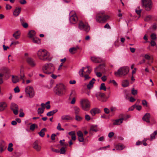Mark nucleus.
<instances>
[{"label":"nucleus","mask_w":157,"mask_h":157,"mask_svg":"<svg viewBox=\"0 0 157 157\" xmlns=\"http://www.w3.org/2000/svg\"><path fill=\"white\" fill-rule=\"evenodd\" d=\"M109 18V16L107 15H105L104 12L102 11L97 14L96 16V20L97 22L102 23L106 22Z\"/></svg>","instance_id":"f257e3e1"},{"label":"nucleus","mask_w":157,"mask_h":157,"mask_svg":"<svg viewBox=\"0 0 157 157\" xmlns=\"http://www.w3.org/2000/svg\"><path fill=\"white\" fill-rule=\"evenodd\" d=\"M42 71L44 73L47 74H50L53 73L55 71V67L53 64L51 63H46L42 67Z\"/></svg>","instance_id":"f03ea898"},{"label":"nucleus","mask_w":157,"mask_h":157,"mask_svg":"<svg viewBox=\"0 0 157 157\" xmlns=\"http://www.w3.org/2000/svg\"><path fill=\"white\" fill-rule=\"evenodd\" d=\"M54 92L56 94L59 96L64 95L66 93L65 86L62 83L57 85L55 87Z\"/></svg>","instance_id":"7ed1b4c3"},{"label":"nucleus","mask_w":157,"mask_h":157,"mask_svg":"<svg viewBox=\"0 0 157 157\" xmlns=\"http://www.w3.org/2000/svg\"><path fill=\"white\" fill-rule=\"evenodd\" d=\"M52 58L50 57L49 53L46 50L42 49L40 51V59L44 61H50Z\"/></svg>","instance_id":"20e7f679"},{"label":"nucleus","mask_w":157,"mask_h":157,"mask_svg":"<svg viewBox=\"0 0 157 157\" xmlns=\"http://www.w3.org/2000/svg\"><path fill=\"white\" fill-rule=\"evenodd\" d=\"M129 71V68L127 67H123L120 68L117 72H115L116 76H122L126 75Z\"/></svg>","instance_id":"39448f33"},{"label":"nucleus","mask_w":157,"mask_h":157,"mask_svg":"<svg viewBox=\"0 0 157 157\" xmlns=\"http://www.w3.org/2000/svg\"><path fill=\"white\" fill-rule=\"evenodd\" d=\"M78 28L81 30L84 31L86 33H88L90 29V27L86 22H84L82 21H80L78 25Z\"/></svg>","instance_id":"423d86ee"},{"label":"nucleus","mask_w":157,"mask_h":157,"mask_svg":"<svg viewBox=\"0 0 157 157\" xmlns=\"http://www.w3.org/2000/svg\"><path fill=\"white\" fill-rule=\"evenodd\" d=\"M82 109L85 111L88 110L90 108V103L87 99H82L80 102Z\"/></svg>","instance_id":"0eeeda50"},{"label":"nucleus","mask_w":157,"mask_h":157,"mask_svg":"<svg viewBox=\"0 0 157 157\" xmlns=\"http://www.w3.org/2000/svg\"><path fill=\"white\" fill-rule=\"evenodd\" d=\"M142 3L146 10L148 11L151 9L152 7L151 0H142Z\"/></svg>","instance_id":"6e6552de"},{"label":"nucleus","mask_w":157,"mask_h":157,"mask_svg":"<svg viewBox=\"0 0 157 157\" xmlns=\"http://www.w3.org/2000/svg\"><path fill=\"white\" fill-rule=\"evenodd\" d=\"M25 91L27 96L32 98L34 95V92L33 88L31 86H28L25 89Z\"/></svg>","instance_id":"1a4fd4ad"},{"label":"nucleus","mask_w":157,"mask_h":157,"mask_svg":"<svg viewBox=\"0 0 157 157\" xmlns=\"http://www.w3.org/2000/svg\"><path fill=\"white\" fill-rule=\"evenodd\" d=\"M70 15L69 20L70 22L73 24H76L78 20L76 13L74 12L71 11L70 13Z\"/></svg>","instance_id":"9d476101"},{"label":"nucleus","mask_w":157,"mask_h":157,"mask_svg":"<svg viewBox=\"0 0 157 157\" xmlns=\"http://www.w3.org/2000/svg\"><path fill=\"white\" fill-rule=\"evenodd\" d=\"M96 97L101 102H105L106 101L105 94L101 92H98L96 94Z\"/></svg>","instance_id":"9b49d317"},{"label":"nucleus","mask_w":157,"mask_h":157,"mask_svg":"<svg viewBox=\"0 0 157 157\" xmlns=\"http://www.w3.org/2000/svg\"><path fill=\"white\" fill-rule=\"evenodd\" d=\"M10 109L15 115H17L18 114V107L16 104L12 103L11 105Z\"/></svg>","instance_id":"f8f14e48"},{"label":"nucleus","mask_w":157,"mask_h":157,"mask_svg":"<svg viewBox=\"0 0 157 157\" xmlns=\"http://www.w3.org/2000/svg\"><path fill=\"white\" fill-rule=\"evenodd\" d=\"M130 116L128 115H127L124 117H122L120 119L115 120L113 122V125H120L123 122V121L124 120H126L128 118L130 117Z\"/></svg>","instance_id":"ddd939ff"},{"label":"nucleus","mask_w":157,"mask_h":157,"mask_svg":"<svg viewBox=\"0 0 157 157\" xmlns=\"http://www.w3.org/2000/svg\"><path fill=\"white\" fill-rule=\"evenodd\" d=\"M77 135L78 137V140L80 142H83L84 139L83 137V134L81 131H78L77 132Z\"/></svg>","instance_id":"4468645a"},{"label":"nucleus","mask_w":157,"mask_h":157,"mask_svg":"<svg viewBox=\"0 0 157 157\" xmlns=\"http://www.w3.org/2000/svg\"><path fill=\"white\" fill-rule=\"evenodd\" d=\"M150 114L149 113H146L143 116L142 119L144 121L147 123H150Z\"/></svg>","instance_id":"2eb2a0df"},{"label":"nucleus","mask_w":157,"mask_h":157,"mask_svg":"<svg viewBox=\"0 0 157 157\" xmlns=\"http://www.w3.org/2000/svg\"><path fill=\"white\" fill-rule=\"evenodd\" d=\"M91 60L95 63H99L102 61V59L99 57L95 56L91 58Z\"/></svg>","instance_id":"dca6fc26"},{"label":"nucleus","mask_w":157,"mask_h":157,"mask_svg":"<svg viewBox=\"0 0 157 157\" xmlns=\"http://www.w3.org/2000/svg\"><path fill=\"white\" fill-rule=\"evenodd\" d=\"M105 66L103 64H100L98 67L95 68L94 69L95 72L96 71H103L104 70Z\"/></svg>","instance_id":"f3484780"},{"label":"nucleus","mask_w":157,"mask_h":157,"mask_svg":"<svg viewBox=\"0 0 157 157\" xmlns=\"http://www.w3.org/2000/svg\"><path fill=\"white\" fill-rule=\"evenodd\" d=\"M21 7H16L13 11V15L15 17L18 16L21 13Z\"/></svg>","instance_id":"a211bd4d"},{"label":"nucleus","mask_w":157,"mask_h":157,"mask_svg":"<svg viewBox=\"0 0 157 157\" xmlns=\"http://www.w3.org/2000/svg\"><path fill=\"white\" fill-rule=\"evenodd\" d=\"M95 81L94 78H92L89 82V83L87 86V87L88 89H90L93 87L94 84V82Z\"/></svg>","instance_id":"6ab92c4d"},{"label":"nucleus","mask_w":157,"mask_h":157,"mask_svg":"<svg viewBox=\"0 0 157 157\" xmlns=\"http://www.w3.org/2000/svg\"><path fill=\"white\" fill-rule=\"evenodd\" d=\"M100 112V110L98 108L93 109L90 111V113L93 116H94L96 113H99Z\"/></svg>","instance_id":"aec40b11"},{"label":"nucleus","mask_w":157,"mask_h":157,"mask_svg":"<svg viewBox=\"0 0 157 157\" xmlns=\"http://www.w3.org/2000/svg\"><path fill=\"white\" fill-rule=\"evenodd\" d=\"M36 32L34 30H31L28 33V37L29 38L32 39L35 37Z\"/></svg>","instance_id":"412c9836"},{"label":"nucleus","mask_w":157,"mask_h":157,"mask_svg":"<svg viewBox=\"0 0 157 157\" xmlns=\"http://www.w3.org/2000/svg\"><path fill=\"white\" fill-rule=\"evenodd\" d=\"M61 119L62 120L69 121L72 119V118L69 115H63L61 116Z\"/></svg>","instance_id":"4be33fe9"},{"label":"nucleus","mask_w":157,"mask_h":157,"mask_svg":"<svg viewBox=\"0 0 157 157\" xmlns=\"http://www.w3.org/2000/svg\"><path fill=\"white\" fill-rule=\"evenodd\" d=\"M26 61L27 63L30 65L34 66L35 65V63L33 59L30 57H28L26 59Z\"/></svg>","instance_id":"5701e85b"},{"label":"nucleus","mask_w":157,"mask_h":157,"mask_svg":"<svg viewBox=\"0 0 157 157\" xmlns=\"http://www.w3.org/2000/svg\"><path fill=\"white\" fill-rule=\"evenodd\" d=\"M7 106L6 103L5 102L0 103V111L4 110Z\"/></svg>","instance_id":"b1692460"},{"label":"nucleus","mask_w":157,"mask_h":157,"mask_svg":"<svg viewBox=\"0 0 157 157\" xmlns=\"http://www.w3.org/2000/svg\"><path fill=\"white\" fill-rule=\"evenodd\" d=\"M79 48L78 47L71 48L69 49V51L71 54H74L76 52L77 50Z\"/></svg>","instance_id":"393cba45"},{"label":"nucleus","mask_w":157,"mask_h":157,"mask_svg":"<svg viewBox=\"0 0 157 157\" xmlns=\"http://www.w3.org/2000/svg\"><path fill=\"white\" fill-rule=\"evenodd\" d=\"M20 34V32L19 31H17L13 34V36L15 39H18L19 38Z\"/></svg>","instance_id":"a878e982"},{"label":"nucleus","mask_w":157,"mask_h":157,"mask_svg":"<svg viewBox=\"0 0 157 157\" xmlns=\"http://www.w3.org/2000/svg\"><path fill=\"white\" fill-rule=\"evenodd\" d=\"M39 142L38 140L35 141L33 144V148L36 150L37 151H39Z\"/></svg>","instance_id":"bb28decb"},{"label":"nucleus","mask_w":157,"mask_h":157,"mask_svg":"<svg viewBox=\"0 0 157 157\" xmlns=\"http://www.w3.org/2000/svg\"><path fill=\"white\" fill-rule=\"evenodd\" d=\"M90 67V66H87L86 67H83L82 69L80 70L79 72V73L80 76L81 77H83L84 76L83 75V72H84V70L87 68V69H89Z\"/></svg>","instance_id":"cd10ccee"},{"label":"nucleus","mask_w":157,"mask_h":157,"mask_svg":"<svg viewBox=\"0 0 157 157\" xmlns=\"http://www.w3.org/2000/svg\"><path fill=\"white\" fill-rule=\"evenodd\" d=\"M68 134L71 136V139L73 140H76L75 133V131H71L68 133Z\"/></svg>","instance_id":"c85d7f7f"},{"label":"nucleus","mask_w":157,"mask_h":157,"mask_svg":"<svg viewBox=\"0 0 157 157\" xmlns=\"http://www.w3.org/2000/svg\"><path fill=\"white\" fill-rule=\"evenodd\" d=\"M73 109L75 115H78L80 110V108L77 106H75L73 107Z\"/></svg>","instance_id":"c756f323"},{"label":"nucleus","mask_w":157,"mask_h":157,"mask_svg":"<svg viewBox=\"0 0 157 157\" xmlns=\"http://www.w3.org/2000/svg\"><path fill=\"white\" fill-rule=\"evenodd\" d=\"M25 75L23 73V69L21 67L20 70V79H25Z\"/></svg>","instance_id":"7c9ffc66"},{"label":"nucleus","mask_w":157,"mask_h":157,"mask_svg":"<svg viewBox=\"0 0 157 157\" xmlns=\"http://www.w3.org/2000/svg\"><path fill=\"white\" fill-rule=\"evenodd\" d=\"M129 84V82L127 80H123L122 82V85L123 87H127L128 86Z\"/></svg>","instance_id":"2f4dec72"},{"label":"nucleus","mask_w":157,"mask_h":157,"mask_svg":"<svg viewBox=\"0 0 157 157\" xmlns=\"http://www.w3.org/2000/svg\"><path fill=\"white\" fill-rule=\"evenodd\" d=\"M58 111V110L57 109H56L55 110H53L52 111H51L49 112H48L47 114V115L48 116H51L54 115L55 113H56Z\"/></svg>","instance_id":"473e14b6"},{"label":"nucleus","mask_w":157,"mask_h":157,"mask_svg":"<svg viewBox=\"0 0 157 157\" xmlns=\"http://www.w3.org/2000/svg\"><path fill=\"white\" fill-rule=\"evenodd\" d=\"M157 134V130L155 131L153 133H152L150 135V140H152L155 139V136Z\"/></svg>","instance_id":"72a5a7b5"},{"label":"nucleus","mask_w":157,"mask_h":157,"mask_svg":"<svg viewBox=\"0 0 157 157\" xmlns=\"http://www.w3.org/2000/svg\"><path fill=\"white\" fill-rule=\"evenodd\" d=\"M19 79L18 76H13L12 78V81L14 83H16L19 81Z\"/></svg>","instance_id":"f704fd0d"},{"label":"nucleus","mask_w":157,"mask_h":157,"mask_svg":"<svg viewBox=\"0 0 157 157\" xmlns=\"http://www.w3.org/2000/svg\"><path fill=\"white\" fill-rule=\"evenodd\" d=\"M47 131L45 128H44L40 131V136L43 137L45 135V132Z\"/></svg>","instance_id":"c9c22d12"},{"label":"nucleus","mask_w":157,"mask_h":157,"mask_svg":"<svg viewBox=\"0 0 157 157\" xmlns=\"http://www.w3.org/2000/svg\"><path fill=\"white\" fill-rule=\"evenodd\" d=\"M41 108H40V114L42 113L44 111V109L45 108V104L44 103H41Z\"/></svg>","instance_id":"e433bc0d"},{"label":"nucleus","mask_w":157,"mask_h":157,"mask_svg":"<svg viewBox=\"0 0 157 157\" xmlns=\"http://www.w3.org/2000/svg\"><path fill=\"white\" fill-rule=\"evenodd\" d=\"M13 146V144L12 143H10L8 145V147L7 148L8 151L10 152H11L13 151V148H12Z\"/></svg>","instance_id":"4c0bfd02"},{"label":"nucleus","mask_w":157,"mask_h":157,"mask_svg":"<svg viewBox=\"0 0 157 157\" xmlns=\"http://www.w3.org/2000/svg\"><path fill=\"white\" fill-rule=\"evenodd\" d=\"M124 148V146L122 144H119L117 145L116 147L117 150H121Z\"/></svg>","instance_id":"58836bf2"},{"label":"nucleus","mask_w":157,"mask_h":157,"mask_svg":"<svg viewBox=\"0 0 157 157\" xmlns=\"http://www.w3.org/2000/svg\"><path fill=\"white\" fill-rule=\"evenodd\" d=\"M76 95L75 92L74 90H72L70 94L69 100H70L72 97H75Z\"/></svg>","instance_id":"ea45409f"},{"label":"nucleus","mask_w":157,"mask_h":157,"mask_svg":"<svg viewBox=\"0 0 157 157\" xmlns=\"http://www.w3.org/2000/svg\"><path fill=\"white\" fill-rule=\"evenodd\" d=\"M33 42L34 43L38 44V42L39 41V39L37 37H35L32 39Z\"/></svg>","instance_id":"a19ab883"},{"label":"nucleus","mask_w":157,"mask_h":157,"mask_svg":"<svg viewBox=\"0 0 157 157\" xmlns=\"http://www.w3.org/2000/svg\"><path fill=\"white\" fill-rule=\"evenodd\" d=\"M75 119L77 121H79L82 120V118L81 117L78 116V115H75Z\"/></svg>","instance_id":"79ce46f5"},{"label":"nucleus","mask_w":157,"mask_h":157,"mask_svg":"<svg viewBox=\"0 0 157 157\" xmlns=\"http://www.w3.org/2000/svg\"><path fill=\"white\" fill-rule=\"evenodd\" d=\"M100 89L103 90L104 91H105L106 90V87L104 83H102L101 84Z\"/></svg>","instance_id":"37998d69"},{"label":"nucleus","mask_w":157,"mask_h":157,"mask_svg":"<svg viewBox=\"0 0 157 157\" xmlns=\"http://www.w3.org/2000/svg\"><path fill=\"white\" fill-rule=\"evenodd\" d=\"M51 150L53 152H55L56 153H59L60 152V151L58 149H56L54 148L52 146L50 147Z\"/></svg>","instance_id":"c03bdc74"},{"label":"nucleus","mask_w":157,"mask_h":157,"mask_svg":"<svg viewBox=\"0 0 157 157\" xmlns=\"http://www.w3.org/2000/svg\"><path fill=\"white\" fill-rule=\"evenodd\" d=\"M57 129L59 131H63L64 129L61 127V125L60 123H58L57 127Z\"/></svg>","instance_id":"a18cd8bd"},{"label":"nucleus","mask_w":157,"mask_h":157,"mask_svg":"<svg viewBox=\"0 0 157 157\" xmlns=\"http://www.w3.org/2000/svg\"><path fill=\"white\" fill-rule=\"evenodd\" d=\"M152 18V16L151 15H148L144 19L145 21H150Z\"/></svg>","instance_id":"49530a36"},{"label":"nucleus","mask_w":157,"mask_h":157,"mask_svg":"<svg viewBox=\"0 0 157 157\" xmlns=\"http://www.w3.org/2000/svg\"><path fill=\"white\" fill-rule=\"evenodd\" d=\"M37 126V125L35 124H32L30 127V129L32 130L33 131L35 129L36 127Z\"/></svg>","instance_id":"de8ad7c7"},{"label":"nucleus","mask_w":157,"mask_h":157,"mask_svg":"<svg viewBox=\"0 0 157 157\" xmlns=\"http://www.w3.org/2000/svg\"><path fill=\"white\" fill-rule=\"evenodd\" d=\"M60 153L61 154H64L66 152V150H65V148L64 147H61L60 149Z\"/></svg>","instance_id":"09e8293b"},{"label":"nucleus","mask_w":157,"mask_h":157,"mask_svg":"<svg viewBox=\"0 0 157 157\" xmlns=\"http://www.w3.org/2000/svg\"><path fill=\"white\" fill-rule=\"evenodd\" d=\"M65 140H60V141H59V143L62 146H65V147H66L68 145V144H66L64 143H63V141H64Z\"/></svg>","instance_id":"8fccbe9b"},{"label":"nucleus","mask_w":157,"mask_h":157,"mask_svg":"<svg viewBox=\"0 0 157 157\" xmlns=\"http://www.w3.org/2000/svg\"><path fill=\"white\" fill-rule=\"evenodd\" d=\"M132 94L134 95H135L137 94V91L136 90H135L134 88H133L131 90Z\"/></svg>","instance_id":"3c124183"},{"label":"nucleus","mask_w":157,"mask_h":157,"mask_svg":"<svg viewBox=\"0 0 157 157\" xmlns=\"http://www.w3.org/2000/svg\"><path fill=\"white\" fill-rule=\"evenodd\" d=\"M90 130L92 131H94L96 132L98 130L96 127L92 126L91 127Z\"/></svg>","instance_id":"603ef678"},{"label":"nucleus","mask_w":157,"mask_h":157,"mask_svg":"<svg viewBox=\"0 0 157 157\" xmlns=\"http://www.w3.org/2000/svg\"><path fill=\"white\" fill-rule=\"evenodd\" d=\"M50 101H48L46 102L45 103V105H47L46 106V108L47 109H49L50 108V105H49L50 104Z\"/></svg>","instance_id":"864d4df0"},{"label":"nucleus","mask_w":157,"mask_h":157,"mask_svg":"<svg viewBox=\"0 0 157 157\" xmlns=\"http://www.w3.org/2000/svg\"><path fill=\"white\" fill-rule=\"evenodd\" d=\"M142 11V10L140 9L139 10H137V9L135 11L136 13L139 15V17H140V13Z\"/></svg>","instance_id":"5fc2aeb1"},{"label":"nucleus","mask_w":157,"mask_h":157,"mask_svg":"<svg viewBox=\"0 0 157 157\" xmlns=\"http://www.w3.org/2000/svg\"><path fill=\"white\" fill-rule=\"evenodd\" d=\"M151 38L152 40H155L156 39V34L155 33H152L151 36Z\"/></svg>","instance_id":"6e6d98bb"},{"label":"nucleus","mask_w":157,"mask_h":157,"mask_svg":"<svg viewBox=\"0 0 157 157\" xmlns=\"http://www.w3.org/2000/svg\"><path fill=\"white\" fill-rule=\"evenodd\" d=\"M85 117V120L87 121H89L90 119V117L88 114H86Z\"/></svg>","instance_id":"4d7b16f0"},{"label":"nucleus","mask_w":157,"mask_h":157,"mask_svg":"<svg viewBox=\"0 0 157 157\" xmlns=\"http://www.w3.org/2000/svg\"><path fill=\"white\" fill-rule=\"evenodd\" d=\"M14 92L16 93H18L20 92V90L18 86H17L14 89Z\"/></svg>","instance_id":"13d9d810"},{"label":"nucleus","mask_w":157,"mask_h":157,"mask_svg":"<svg viewBox=\"0 0 157 157\" xmlns=\"http://www.w3.org/2000/svg\"><path fill=\"white\" fill-rule=\"evenodd\" d=\"M12 6L9 4H7L6 6V10H10L12 8Z\"/></svg>","instance_id":"bf43d9fd"},{"label":"nucleus","mask_w":157,"mask_h":157,"mask_svg":"<svg viewBox=\"0 0 157 157\" xmlns=\"http://www.w3.org/2000/svg\"><path fill=\"white\" fill-rule=\"evenodd\" d=\"M144 57L147 60H150L151 59V57L148 54H145L144 55Z\"/></svg>","instance_id":"052dcab7"},{"label":"nucleus","mask_w":157,"mask_h":157,"mask_svg":"<svg viewBox=\"0 0 157 157\" xmlns=\"http://www.w3.org/2000/svg\"><path fill=\"white\" fill-rule=\"evenodd\" d=\"M72 99L71 102V103L72 104H74L75 103V97H72Z\"/></svg>","instance_id":"680f3d73"},{"label":"nucleus","mask_w":157,"mask_h":157,"mask_svg":"<svg viewBox=\"0 0 157 157\" xmlns=\"http://www.w3.org/2000/svg\"><path fill=\"white\" fill-rule=\"evenodd\" d=\"M109 83H112L114 86H116L117 85V83L116 82V81L114 80H110Z\"/></svg>","instance_id":"e2e57ef3"},{"label":"nucleus","mask_w":157,"mask_h":157,"mask_svg":"<svg viewBox=\"0 0 157 157\" xmlns=\"http://www.w3.org/2000/svg\"><path fill=\"white\" fill-rule=\"evenodd\" d=\"M142 104L144 106H145L146 107H147V102L145 100H144L142 101Z\"/></svg>","instance_id":"0e129e2a"},{"label":"nucleus","mask_w":157,"mask_h":157,"mask_svg":"<svg viewBox=\"0 0 157 157\" xmlns=\"http://www.w3.org/2000/svg\"><path fill=\"white\" fill-rule=\"evenodd\" d=\"M22 25L23 26V27L24 28H26L28 27V24L26 22H24V23H23Z\"/></svg>","instance_id":"69168bd1"},{"label":"nucleus","mask_w":157,"mask_h":157,"mask_svg":"<svg viewBox=\"0 0 157 157\" xmlns=\"http://www.w3.org/2000/svg\"><path fill=\"white\" fill-rule=\"evenodd\" d=\"M150 44L152 46H154L156 45V43L154 41L151 40L150 42Z\"/></svg>","instance_id":"338daca9"},{"label":"nucleus","mask_w":157,"mask_h":157,"mask_svg":"<svg viewBox=\"0 0 157 157\" xmlns=\"http://www.w3.org/2000/svg\"><path fill=\"white\" fill-rule=\"evenodd\" d=\"M98 71H96L95 73L96 74L97 76L98 77H101L102 75V74L100 72H98Z\"/></svg>","instance_id":"774afa93"}]
</instances>
